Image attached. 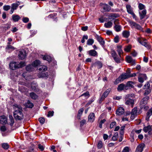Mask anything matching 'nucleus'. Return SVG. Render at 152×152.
Masks as SVG:
<instances>
[{
  "instance_id": "f257e3e1",
  "label": "nucleus",
  "mask_w": 152,
  "mask_h": 152,
  "mask_svg": "<svg viewBox=\"0 0 152 152\" xmlns=\"http://www.w3.org/2000/svg\"><path fill=\"white\" fill-rule=\"evenodd\" d=\"M135 97V95L132 93L125 95L123 98L125 102V104L128 106H130L131 107H133L134 104V100L131 98H134Z\"/></svg>"
},
{
  "instance_id": "f03ea898",
  "label": "nucleus",
  "mask_w": 152,
  "mask_h": 152,
  "mask_svg": "<svg viewBox=\"0 0 152 152\" xmlns=\"http://www.w3.org/2000/svg\"><path fill=\"white\" fill-rule=\"evenodd\" d=\"M25 63L24 62L21 61L20 62H12L10 64V68L14 70L17 69L22 68L25 65Z\"/></svg>"
},
{
  "instance_id": "7ed1b4c3",
  "label": "nucleus",
  "mask_w": 152,
  "mask_h": 152,
  "mask_svg": "<svg viewBox=\"0 0 152 152\" xmlns=\"http://www.w3.org/2000/svg\"><path fill=\"white\" fill-rule=\"evenodd\" d=\"M128 22L129 24V26L132 28L135 29L137 30L144 32L143 28L140 24L134 21L130 20H129Z\"/></svg>"
},
{
  "instance_id": "20e7f679",
  "label": "nucleus",
  "mask_w": 152,
  "mask_h": 152,
  "mask_svg": "<svg viewBox=\"0 0 152 152\" xmlns=\"http://www.w3.org/2000/svg\"><path fill=\"white\" fill-rule=\"evenodd\" d=\"M129 75L127 73H124L121 75L114 81L115 84H117L124 80L129 78Z\"/></svg>"
},
{
  "instance_id": "39448f33",
  "label": "nucleus",
  "mask_w": 152,
  "mask_h": 152,
  "mask_svg": "<svg viewBox=\"0 0 152 152\" xmlns=\"http://www.w3.org/2000/svg\"><path fill=\"white\" fill-rule=\"evenodd\" d=\"M149 99L148 96H146L144 97L141 100L140 107L141 109H144L147 110L148 109V107L147 105V101Z\"/></svg>"
},
{
  "instance_id": "423d86ee",
  "label": "nucleus",
  "mask_w": 152,
  "mask_h": 152,
  "mask_svg": "<svg viewBox=\"0 0 152 152\" xmlns=\"http://www.w3.org/2000/svg\"><path fill=\"white\" fill-rule=\"evenodd\" d=\"M137 40L142 45L144 46L147 49H150L151 48V45L148 42H146V39L138 38H137Z\"/></svg>"
},
{
  "instance_id": "0eeeda50",
  "label": "nucleus",
  "mask_w": 152,
  "mask_h": 152,
  "mask_svg": "<svg viewBox=\"0 0 152 152\" xmlns=\"http://www.w3.org/2000/svg\"><path fill=\"white\" fill-rule=\"evenodd\" d=\"M20 4V3L18 1H16L15 3L12 4H11L10 13L11 14H12L13 13L14 11L17 9Z\"/></svg>"
},
{
  "instance_id": "6e6552de",
  "label": "nucleus",
  "mask_w": 152,
  "mask_h": 152,
  "mask_svg": "<svg viewBox=\"0 0 152 152\" xmlns=\"http://www.w3.org/2000/svg\"><path fill=\"white\" fill-rule=\"evenodd\" d=\"M13 108L14 110L13 113L16 114L18 113L22 112V108L20 105L15 104L13 106Z\"/></svg>"
},
{
  "instance_id": "1a4fd4ad",
  "label": "nucleus",
  "mask_w": 152,
  "mask_h": 152,
  "mask_svg": "<svg viewBox=\"0 0 152 152\" xmlns=\"http://www.w3.org/2000/svg\"><path fill=\"white\" fill-rule=\"evenodd\" d=\"M110 90L111 89L109 88L106 90V91L103 93L101 98L99 99V103H101L102 102L104 99L107 97V96L109 94Z\"/></svg>"
},
{
  "instance_id": "9d476101",
  "label": "nucleus",
  "mask_w": 152,
  "mask_h": 152,
  "mask_svg": "<svg viewBox=\"0 0 152 152\" xmlns=\"http://www.w3.org/2000/svg\"><path fill=\"white\" fill-rule=\"evenodd\" d=\"M19 58L21 60L25 58L26 56V53L25 50H23L19 52L18 55Z\"/></svg>"
},
{
  "instance_id": "9b49d317",
  "label": "nucleus",
  "mask_w": 152,
  "mask_h": 152,
  "mask_svg": "<svg viewBox=\"0 0 152 152\" xmlns=\"http://www.w3.org/2000/svg\"><path fill=\"white\" fill-rule=\"evenodd\" d=\"M116 23H118V19L115 20L114 21V23L115 24L114 28L116 31L119 32L121 30V26L119 25L116 24Z\"/></svg>"
},
{
  "instance_id": "f8f14e48",
  "label": "nucleus",
  "mask_w": 152,
  "mask_h": 152,
  "mask_svg": "<svg viewBox=\"0 0 152 152\" xmlns=\"http://www.w3.org/2000/svg\"><path fill=\"white\" fill-rule=\"evenodd\" d=\"M13 115L14 118L16 120H21L23 119V115L22 112L18 113L16 114L13 113Z\"/></svg>"
},
{
  "instance_id": "ddd939ff",
  "label": "nucleus",
  "mask_w": 152,
  "mask_h": 152,
  "mask_svg": "<svg viewBox=\"0 0 152 152\" xmlns=\"http://www.w3.org/2000/svg\"><path fill=\"white\" fill-rule=\"evenodd\" d=\"M101 6L102 7L104 12H109L111 9V7L107 4H101Z\"/></svg>"
},
{
  "instance_id": "4468645a",
  "label": "nucleus",
  "mask_w": 152,
  "mask_h": 152,
  "mask_svg": "<svg viewBox=\"0 0 152 152\" xmlns=\"http://www.w3.org/2000/svg\"><path fill=\"white\" fill-rule=\"evenodd\" d=\"M145 145L143 143L140 144L137 147L135 152H142Z\"/></svg>"
},
{
  "instance_id": "2eb2a0df",
  "label": "nucleus",
  "mask_w": 152,
  "mask_h": 152,
  "mask_svg": "<svg viewBox=\"0 0 152 152\" xmlns=\"http://www.w3.org/2000/svg\"><path fill=\"white\" fill-rule=\"evenodd\" d=\"M124 113V110L122 107H119L116 111V114L118 115H123Z\"/></svg>"
},
{
  "instance_id": "dca6fc26",
  "label": "nucleus",
  "mask_w": 152,
  "mask_h": 152,
  "mask_svg": "<svg viewBox=\"0 0 152 152\" xmlns=\"http://www.w3.org/2000/svg\"><path fill=\"white\" fill-rule=\"evenodd\" d=\"M0 122L2 124H6L7 123V119L4 115L0 116Z\"/></svg>"
},
{
  "instance_id": "f3484780",
  "label": "nucleus",
  "mask_w": 152,
  "mask_h": 152,
  "mask_svg": "<svg viewBox=\"0 0 152 152\" xmlns=\"http://www.w3.org/2000/svg\"><path fill=\"white\" fill-rule=\"evenodd\" d=\"M126 60L127 62L131 63L132 65L135 64V60H133L130 56H127L126 57Z\"/></svg>"
},
{
  "instance_id": "a211bd4d",
  "label": "nucleus",
  "mask_w": 152,
  "mask_h": 152,
  "mask_svg": "<svg viewBox=\"0 0 152 152\" xmlns=\"http://www.w3.org/2000/svg\"><path fill=\"white\" fill-rule=\"evenodd\" d=\"M113 58L115 61L118 64L120 63L121 61L123 60V58L121 57V55L120 56H116Z\"/></svg>"
},
{
  "instance_id": "6ab92c4d",
  "label": "nucleus",
  "mask_w": 152,
  "mask_h": 152,
  "mask_svg": "<svg viewBox=\"0 0 152 152\" xmlns=\"http://www.w3.org/2000/svg\"><path fill=\"white\" fill-rule=\"evenodd\" d=\"M88 120L89 122H93L95 120V115L94 113H91L88 117Z\"/></svg>"
},
{
  "instance_id": "aec40b11",
  "label": "nucleus",
  "mask_w": 152,
  "mask_h": 152,
  "mask_svg": "<svg viewBox=\"0 0 152 152\" xmlns=\"http://www.w3.org/2000/svg\"><path fill=\"white\" fill-rule=\"evenodd\" d=\"M96 39L98 42L100 43V44L103 47L104 46V45L105 43L104 41L103 40V39L100 36H97L96 37Z\"/></svg>"
},
{
  "instance_id": "412c9836",
  "label": "nucleus",
  "mask_w": 152,
  "mask_h": 152,
  "mask_svg": "<svg viewBox=\"0 0 152 152\" xmlns=\"http://www.w3.org/2000/svg\"><path fill=\"white\" fill-rule=\"evenodd\" d=\"M139 14L140 19L142 20L145 18L146 14V11L145 10H143L141 12H139Z\"/></svg>"
},
{
  "instance_id": "4be33fe9",
  "label": "nucleus",
  "mask_w": 152,
  "mask_h": 152,
  "mask_svg": "<svg viewBox=\"0 0 152 152\" xmlns=\"http://www.w3.org/2000/svg\"><path fill=\"white\" fill-rule=\"evenodd\" d=\"M89 55L91 56H97V53L94 50H92L88 51Z\"/></svg>"
},
{
  "instance_id": "5701e85b",
  "label": "nucleus",
  "mask_w": 152,
  "mask_h": 152,
  "mask_svg": "<svg viewBox=\"0 0 152 152\" xmlns=\"http://www.w3.org/2000/svg\"><path fill=\"white\" fill-rule=\"evenodd\" d=\"M152 115V108L150 109L147 113V115L145 117V120L148 121L149 120V118Z\"/></svg>"
},
{
  "instance_id": "b1692460",
  "label": "nucleus",
  "mask_w": 152,
  "mask_h": 152,
  "mask_svg": "<svg viewBox=\"0 0 152 152\" xmlns=\"http://www.w3.org/2000/svg\"><path fill=\"white\" fill-rule=\"evenodd\" d=\"M117 47V51L118 53L119 56H120L123 53V52L121 49L122 46L121 45H118Z\"/></svg>"
},
{
  "instance_id": "393cba45",
  "label": "nucleus",
  "mask_w": 152,
  "mask_h": 152,
  "mask_svg": "<svg viewBox=\"0 0 152 152\" xmlns=\"http://www.w3.org/2000/svg\"><path fill=\"white\" fill-rule=\"evenodd\" d=\"M12 18L13 21L15 22L18 21L20 19V16L17 15H13L12 16Z\"/></svg>"
},
{
  "instance_id": "a878e982",
  "label": "nucleus",
  "mask_w": 152,
  "mask_h": 152,
  "mask_svg": "<svg viewBox=\"0 0 152 152\" xmlns=\"http://www.w3.org/2000/svg\"><path fill=\"white\" fill-rule=\"evenodd\" d=\"M126 7L127 11L129 13L131 14L133 12L132 7L130 5L127 4L126 5Z\"/></svg>"
},
{
  "instance_id": "bb28decb",
  "label": "nucleus",
  "mask_w": 152,
  "mask_h": 152,
  "mask_svg": "<svg viewBox=\"0 0 152 152\" xmlns=\"http://www.w3.org/2000/svg\"><path fill=\"white\" fill-rule=\"evenodd\" d=\"M151 127L150 125L144 127L143 128V131L144 132H148V133L150 134V132L151 131Z\"/></svg>"
},
{
  "instance_id": "cd10ccee",
  "label": "nucleus",
  "mask_w": 152,
  "mask_h": 152,
  "mask_svg": "<svg viewBox=\"0 0 152 152\" xmlns=\"http://www.w3.org/2000/svg\"><path fill=\"white\" fill-rule=\"evenodd\" d=\"M122 34L124 37L128 38L130 35V32L129 31L125 30L123 32Z\"/></svg>"
},
{
  "instance_id": "c85d7f7f",
  "label": "nucleus",
  "mask_w": 152,
  "mask_h": 152,
  "mask_svg": "<svg viewBox=\"0 0 152 152\" xmlns=\"http://www.w3.org/2000/svg\"><path fill=\"white\" fill-rule=\"evenodd\" d=\"M40 64V62L39 60H36L34 61L32 64L34 68L39 66Z\"/></svg>"
},
{
  "instance_id": "c756f323",
  "label": "nucleus",
  "mask_w": 152,
  "mask_h": 152,
  "mask_svg": "<svg viewBox=\"0 0 152 152\" xmlns=\"http://www.w3.org/2000/svg\"><path fill=\"white\" fill-rule=\"evenodd\" d=\"M26 69L27 71L31 72L34 70V68L32 64H29L26 66Z\"/></svg>"
},
{
  "instance_id": "7c9ffc66",
  "label": "nucleus",
  "mask_w": 152,
  "mask_h": 152,
  "mask_svg": "<svg viewBox=\"0 0 152 152\" xmlns=\"http://www.w3.org/2000/svg\"><path fill=\"white\" fill-rule=\"evenodd\" d=\"M124 84L123 83H121L119 84L117 88V90L118 91H121L123 90Z\"/></svg>"
},
{
  "instance_id": "2f4dec72",
  "label": "nucleus",
  "mask_w": 152,
  "mask_h": 152,
  "mask_svg": "<svg viewBox=\"0 0 152 152\" xmlns=\"http://www.w3.org/2000/svg\"><path fill=\"white\" fill-rule=\"evenodd\" d=\"M34 106L33 103L29 101H28L26 104V106L29 108H32Z\"/></svg>"
},
{
  "instance_id": "473e14b6",
  "label": "nucleus",
  "mask_w": 152,
  "mask_h": 152,
  "mask_svg": "<svg viewBox=\"0 0 152 152\" xmlns=\"http://www.w3.org/2000/svg\"><path fill=\"white\" fill-rule=\"evenodd\" d=\"M48 76V73L46 72H42L40 73L39 75V77H47Z\"/></svg>"
},
{
  "instance_id": "72a5a7b5",
  "label": "nucleus",
  "mask_w": 152,
  "mask_h": 152,
  "mask_svg": "<svg viewBox=\"0 0 152 152\" xmlns=\"http://www.w3.org/2000/svg\"><path fill=\"white\" fill-rule=\"evenodd\" d=\"M31 97L33 99H36L38 98V96L34 93L31 92L30 94Z\"/></svg>"
},
{
  "instance_id": "f704fd0d",
  "label": "nucleus",
  "mask_w": 152,
  "mask_h": 152,
  "mask_svg": "<svg viewBox=\"0 0 152 152\" xmlns=\"http://www.w3.org/2000/svg\"><path fill=\"white\" fill-rule=\"evenodd\" d=\"M137 107H135L132 110V111L131 112V114L137 115Z\"/></svg>"
},
{
  "instance_id": "c9c22d12",
  "label": "nucleus",
  "mask_w": 152,
  "mask_h": 152,
  "mask_svg": "<svg viewBox=\"0 0 152 152\" xmlns=\"http://www.w3.org/2000/svg\"><path fill=\"white\" fill-rule=\"evenodd\" d=\"M43 59L44 60H47L48 62H50L51 60V58L49 56L45 55L43 57Z\"/></svg>"
},
{
  "instance_id": "e433bc0d",
  "label": "nucleus",
  "mask_w": 152,
  "mask_h": 152,
  "mask_svg": "<svg viewBox=\"0 0 152 152\" xmlns=\"http://www.w3.org/2000/svg\"><path fill=\"white\" fill-rule=\"evenodd\" d=\"M143 89H150V84L148 82H147L144 85L143 88Z\"/></svg>"
},
{
  "instance_id": "4c0bfd02",
  "label": "nucleus",
  "mask_w": 152,
  "mask_h": 152,
  "mask_svg": "<svg viewBox=\"0 0 152 152\" xmlns=\"http://www.w3.org/2000/svg\"><path fill=\"white\" fill-rule=\"evenodd\" d=\"M112 23L111 22L109 21L105 23L104 26L107 28H110L112 26Z\"/></svg>"
},
{
  "instance_id": "58836bf2",
  "label": "nucleus",
  "mask_w": 152,
  "mask_h": 152,
  "mask_svg": "<svg viewBox=\"0 0 152 152\" xmlns=\"http://www.w3.org/2000/svg\"><path fill=\"white\" fill-rule=\"evenodd\" d=\"M118 133L117 132L115 133L112 138L113 140L114 141L116 140L117 139L118 137Z\"/></svg>"
},
{
  "instance_id": "ea45409f",
  "label": "nucleus",
  "mask_w": 152,
  "mask_h": 152,
  "mask_svg": "<svg viewBox=\"0 0 152 152\" xmlns=\"http://www.w3.org/2000/svg\"><path fill=\"white\" fill-rule=\"evenodd\" d=\"M95 64L99 69L101 68L102 66V63L100 61H98L95 62Z\"/></svg>"
},
{
  "instance_id": "a19ab883",
  "label": "nucleus",
  "mask_w": 152,
  "mask_h": 152,
  "mask_svg": "<svg viewBox=\"0 0 152 152\" xmlns=\"http://www.w3.org/2000/svg\"><path fill=\"white\" fill-rule=\"evenodd\" d=\"M2 148L4 149L7 150L9 148V145L7 143H4L2 144Z\"/></svg>"
},
{
  "instance_id": "79ce46f5",
  "label": "nucleus",
  "mask_w": 152,
  "mask_h": 152,
  "mask_svg": "<svg viewBox=\"0 0 152 152\" xmlns=\"http://www.w3.org/2000/svg\"><path fill=\"white\" fill-rule=\"evenodd\" d=\"M94 40L93 39H89L87 41V44L88 45H92L94 43Z\"/></svg>"
},
{
  "instance_id": "37998d69",
  "label": "nucleus",
  "mask_w": 152,
  "mask_h": 152,
  "mask_svg": "<svg viewBox=\"0 0 152 152\" xmlns=\"http://www.w3.org/2000/svg\"><path fill=\"white\" fill-rule=\"evenodd\" d=\"M9 118L10 121V124L11 126H12L14 123V120L12 115H10Z\"/></svg>"
},
{
  "instance_id": "c03bdc74",
  "label": "nucleus",
  "mask_w": 152,
  "mask_h": 152,
  "mask_svg": "<svg viewBox=\"0 0 152 152\" xmlns=\"http://www.w3.org/2000/svg\"><path fill=\"white\" fill-rule=\"evenodd\" d=\"M10 8H11L10 6L9 5H4L3 7V10L5 11H8Z\"/></svg>"
},
{
  "instance_id": "a18cd8bd",
  "label": "nucleus",
  "mask_w": 152,
  "mask_h": 152,
  "mask_svg": "<svg viewBox=\"0 0 152 152\" xmlns=\"http://www.w3.org/2000/svg\"><path fill=\"white\" fill-rule=\"evenodd\" d=\"M131 48V45H129L126 46L125 48L124 49V50L126 52H128L129 51Z\"/></svg>"
},
{
  "instance_id": "49530a36",
  "label": "nucleus",
  "mask_w": 152,
  "mask_h": 152,
  "mask_svg": "<svg viewBox=\"0 0 152 152\" xmlns=\"http://www.w3.org/2000/svg\"><path fill=\"white\" fill-rule=\"evenodd\" d=\"M151 92V90L150 89H146L144 93V96H146L149 94Z\"/></svg>"
},
{
  "instance_id": "de8ad7c7",
  "label": "nucleus",
  "mask_w": 152,
  "mask_h": 152,
  "mask_svg": "<svg viewBox=\"0 0 152 152\" xmlns=\"http://www.w3.org/2000/svg\"><path fill=\"white\" fill-rule=\"evenodd\" d=\"M39 70L40 71L42 70L43 71H45L47 70V68L46 66H42L41 68H40Z\"/></svg>"
},
{
  "instance_id": "09e8293b",
  "label": "nucleus",
  "mask_w": 152,
  "mask_h": 152,
  "mask_svg": "<svg viewBox=\"0 0 152 152\" xmlns=\"http://www.w3.org/2000/svg\"><path fill=\"white\" fill-rule=\"evenodd\" d=\"M102 146V142L101 141H99L98 143L97 146L99 149L101 148Z\"/></svg>"
},
{
  "instance_id": "8fccbe9b",
  "label": "nucleus",
  "mask_w": 152,
  "mask_h": 152,
  "mask_svg": "<svg viewBox=\"0 0 152 152\" xmlns=\"http://www.w3.org/2000/svg\"><path fill=\"white\" fill-rule=\"evenodd\" d=\"M138 79L139 82L141 83H142L145 80L144 78H142L141 76H138Z\"/></svg>"
},
{
  "instance_id": "3c124183",
  "label": "nucleus",
  "mask_w": 152,
  "mask_h": 152,
  "mask_svg": "<svg viewBox=\"0 0 152 152\" xmlns=\"http://www.w3.org/2000/svg\"><path fill=\"white\" fill-rule=\"evenodd\" d=\"M39 121L42 124H43L45 122V119L43 118H39Z\"/></svg>"
},
{
  "instance_id": "603ef678",
  "label": "nucleus",
  "mask_w": 152,
  "mask_h": 152,
  "mask_svg": "<svg viewBox=\"0 0 152 152\" xmlns=\"http://www.w3.org/2000/svg\"><path fill=\"white\" fill-rule=\"evenodd\" d=\"M133 83L132 81H129L127 82L126 85H127L128 86V87L132 88L133 86L132 85Z\"/></svg>"
},
{
  "instance_id": "864d4df0",
  "label": "nucleus",
  "mask_w": 152,
  "mask_h": 152,
  "mask_svg": "<svg viewBox=\"0 0 152 152\" xmlns=\"http://www.w3.org/2000/svg\"><path fill=\"white\" fill-rule=\"evenodd\" d=\"M6 49H11L12 50H14L15 49V48L10 45H7L6 47Z\"/></svg>"
},
{
  "instance_id": "5fc2aeb1",
  "label": "nucleus",
  "mask_w": 152,
  "mask_h": 152,
  "mask_svg": "<svg viewBox=\"0 0 152 152\" xmlns=\"http://www.w3.org/2000/svg\"><path fill=\"white\" fill-rule=\"evenodd\" d=\"M145 6L142 4L139 3L138 5V8L140 10H142L144 9Z\"/></svg>"
},
{
  "instance_id": "6e6d98bb",
  "label": "nucleus",
  "mask_w": 152,
  "mask_h": 152,
  "mask_svg": "<svg viewBox=\"0 0 152 152\" xmlns=\"http://www.w3.org/2000/svg\"><path fill=\"white\" fill-rule=\"evenodd\" d=\"M83 108H81L78 111V116H80L83 113Z\"/></svg>"
},
{
  "instance_id": "4d7b16f0",
  "label": "nucleus",
  "mask_w": 152,
  "mask_h": 152,
  "mask_svg": "<svg viewBox=\"0 0 152 152\" xmlns=\"http://www.w3.org/2000/svg\"><path fill=\"white\" fill-rule=\"evenodd\" d=\"M29 20V18L27 17H23L22 19V21L24 23H27Z\"/></svg>"
},
{
  "instance_id": "13d9d810",
  "label": "nucleus",
  "mask_w": 152,
  "mask_h": 152,
  "mask_svg": "<svg viewBox=\"0 0 152 152\" xmlns=\"http://www.w3.org/2000/svg\"><path fill=\"white\" fill-rule=\"evenodd\" d=\"M119 36L116 35L114 38V41L115 43H118L119 42Z\"/></svg>"
},
{
  "instance_id": "bf43d9fd",
  "label": "nucleus",
  "mask_w": 152,
  "mask_h": 152,
  "mask_svg": "<svg viewBox=\"0 0 152 152\" xmlns=\"http://www.w3.org/2000/svg\"><path fill=\"white\" fill-rule=\"evenodd\" d=\"M111 55L113 57V58H114V57L116 56H117V55L116 54V53L114 50H113L111 52Z\"/></svg>"
},
{
  "instance_id": "052dcab7",
  "label": "nucleus",
  "mask_w": 152,
  "mask_h": 152,
  "mask_svg": "<svg viewBox=\"0 0 152 152\" xmlns=\"http://www.w3.org/2000/svg\"><path fill=\"white\" fill-rule=\"evenodd\" d=\"M139 76H141L142 78H144L145 80L146 79L147 77L145 74H139Z\"/></svg>"
},
{
  "instance_id": "680f3d73",
  "label": "nucleus",
  "mask_w": 152,
  "mask_h": 152,
  "mask_svg": "<svg viewBox=\"0 0 152 152\" xmlns=\"http://www.w3.org/2000/svg\"><path fill=\"white\" fill-rule=\"evenodd\" d=\"M84 96L85 97L88 96V97H89V93L88 91H87L86 93H83L80 96Z\"/></svg>"
},
{
  "instance_id": "e2e57ef3",
  "label": "nucleus",
  "mask_w": 152,
  "mask_h": 152,
  "mask_svg": "<svg viewBox=\"0 0 152 152\" xmlns=\"http://www.w3.org/2000/svg\"><path fill=\"white\" fill-rule=\"evenodd\" d=\"M0 130L3 132H5L6 130V127L4 126H2L0 128Z\"/></svg>"
},
{
  "instance_id": "0e129e2a",
  "label": "nucleus",
  "mask_w": 152,
  "mask_h": 152,
  "mask_svg": "<svg viewBox=\"0 0 152 152\" xmlns=\"http://www.w3.org/2000/svg\"><path fill=\"white\" fill-rule=\"evenodd\" d=\"M116 123L115 121L112 122L110 124V128H112L113 127L115 126L116 125Z\"/></svg>"
},
{
  "instance_id": "69168bd1",
  "label": "nucleus",
  "mask_w": 152,
  "mask_h": 152,
  "mask_svg": "<svg viewBox=\"0 0 152 152\" xmlns=\"http://www.w3.org/2000/svg\"><path fill=\"white\" fill-rule=\"evenodd\" d=\"M86 120L83 119L80 122V126H83L86 123Z\"/></svg>"
},
{
  "instance_id": "338daca9",
  "label": "nucleus",
  "mask_w": 152,
  "mask_h": 152,
  "mask_svg": "<svg viewBox=\"0 0 152 152\" xmlns=\"http://www.w3.org/2000/svg\"><path fill=\"white\" fill-rule=\"evenodd\" d=\"M54 112L53 111H50L48 112V114L47 115L48 117H49L50 116H53V115Z\"/></svg>"
},
{
  "instance_id": "774afa93",
  "label": "nucleus",
  "mask_w": 152,
  "mask_h": 152,
  "mask_svg": "<svg viewBox=\"0 0 152 152\" xmlns=\"http://www.w3.org/2000/svg\"><path fill=\"white\" fill-rule=\"evenodd\" d=\"M38 148L41 150L43 151L44 149V146L40 144L38 145Z\"/></svg>"
}]
</instances>
